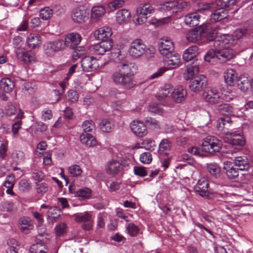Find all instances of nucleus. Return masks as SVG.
Listing matches in <instances>:
<instances>
[{"label":"nucleus","instance_id":"obj_54","mask_svg":"<svg viewBox=\"0 0 253 253\" xmlns=\"http://www.w3.org/2000/svg\"><path fill=\"white\" fill-rule=\"evenodd\" d=\"M141 147L146 150L153 151L156 147V144L154 140L151 139H146L141 142Z\"/></svg>","mask_w":253,"mask_h":253},{"label":"nucleus","instance_id":"obj_36","mask_svg":"<svg viewBox=\"0 0 253 253\" xmlns=\"http://www.w3.org/2000/svg\"><path fill=\"white\" fill-rule=\"evenodd\" d=\"M199 19L200 15L197 12L191 13L185 16L184 23L189 26H195L199 24Z\"/></svg>","mask_w":253,"mask_h":253},{"label":"nucleus","instance_id":"obj_13","mask_svg":"<svg viewBox=\"0 0 253 253\" xmlns=\"http://www.w3.org/2000/svg\"><path fill=\"white\" fill-rule=\"evenodd\" d=\"M158 46L160 54L164 56L169 55L173 52V42L168 38L161 39L158 42Z\"/></svg>","mask_w":253,"mask_h":253},{"label":"nucleus","instance_id":"obj_64","mask_svg":"<svg viewBox=\"0 0 253 253\" xmlns=\"http://www.w3.org/2000/svg\"><path fill=\"white\" fill-rule=\"evenodd\" d=\"M67 98L72 102H75L79 99L78 92L74 90H70L67 92Z\"/></svg>","mask_w":253,"mask_h":253},{"label":"nucleus","instance_id":"obj_46","mask_svg":"<svg viewBox=\"0 0 253 253\" xmlns=\"http://www.w3.org/2000/svg\"><path fill=\"white\" fill-rule=\"evenodd\" d=\"M218 110L223 115H234L232 108L227 104L220 105L218 107Z\"/></svg>","mask_w":253,"mask_h":253},{"label":"nucleus","instance_id":"obj_16","mask_svg":"<svg viewBox=\"0 0 253 253\" xmlns=\"http://www.w3.org/2000/svg\"><path fill=\"white\" fill-rule=\"evenodd\" d=\"M82 37L80 34L77 32H72L66 35L65 42L67 47L74 49L80 44Z\"/></svg>","mask_w":253,"mask_h":253},{"label":"nucleus","instance_id":"obj_4","mask_svg":"<svg viewBox=\"0 0 253 253\" xmlns=\"http://www.w3.org/2000/svg\"><path fill=\"white\" fill-rule=\"evenodd\" d=\"M225 139L229 144L237 146H243L246 144V138L242 128L230 129L224 132Z\"/></svg>","mask_w":253,"mask_h":253},{"label":"nucleus","instance_id":"obj_41","mask_svg":"<svg viewBox=\"0 0 253 253\" xmlns=\"http://www.w3.org/2000/svg\"><path fill=\"white\" fill-rule=\"evenodd\" d=\"M217 6L216 0L209 2H202L199 4V11H212Z\"/></svg>","mask_w":253,"mask_h":253},{"label":"nucleus","instance_id":"obj_31","mask_svg":"<svg viewBox=\"0 0 253 253\" xmlns=\"http://www.w3.org/2000/svg\"><path fill=\"white\" fill-rule=\"evenodd\" d=\"M23 117L24 112L21 109H19V112L16 117L18 120L16 121L12 125V133L14 137L19 135V130L21 128V126L22 125L21 119Z\"/></svg>","mask_w":253,"mask_h":253},{"label":"nucleus","instance_id":"obj_2","mask_svg":"<svg viewBox=\"0 0 253 253\" xmlns=\"http://www.w3.org/2000/svg\"><path fill=\"white\" fill-rule=\"evenodd\" d=\"M109 58L117 63L111 75V79L113 83L125 89L132 88L135 85V83L133 79V74L131 71V64L125 59L124 56L121 55L118 50L112 51L110 54Z\"/></svg>","mask_w":253,"mask_h":253},{"label":"nucleus","instance_id":"obj_62","mask_svg":"<svg viewBox=\"0 0 253 253\" xmlns=\"http://www.w3.org/2000/svg\"><path fill=\"white\" fill-rule=\"evenodd\" d=\"M231 123L232 121L230 119L222 117L218 119L217 127L219 129L222 130L224 126H225L227 124H230Z\"/></svg>","mask_w":253,"mask_h":253},{"label":"nucleus","instance_id":"obj_59","mask_svg":"<svg viewBox=\"0 0 253 253\" xmlns=\"http://www.w3.org/2000/svg\"><path fill=\"white\" fill-rule=\"evenodd\" d=\"M24 157V153L20 151L15 150L11 154V158L15 163H18L22 161Z\"/></svg>","mask_w":253,"mask_h":253},{"label":"nucleus","instance_id":"obj_26","mask_svg":"<svg viewBox=\"0 0 253 253\" xmlns=\"http://www.w3.org/2000/svg\"><path fill=\"white\" fill-rule=\"evenodd\" d=\"M122 169V166L118 161L112 160L108 162L105 166V170L107 173L110 175H114Z\"/></svg>","mask_w":253,"mask_h":253},{"label":"nucleus","instance_id":"obj_48","mask_svg":"<svg viewBox=\"0 0 253 253\" xmlns=\"http://www.w3.org/2000/svg\"><path fill=\"white\" fill-rule=\"evenodd\" d=\"M18 242L14 239H9L7 242L8 247L6 250L5 253H18L17 247Z\"/></svg>","mask_w":253,"mask_h":253},{"label":"nucleus","instance_id":"obj_21","mask_svg":"<svg viewBox=\"0 0 253 253\" xmlns=\"http://www.w3.org/2000/svg\"><path fill=\"white\" fill-rule=\"evenodd\" d=\"M223 169L230 179H235L239 175V172L240 171L238 168L230 162L226 161L223 163Z\"/></svg>","mask_w":253,"mask_h":253},{"label":"nucleus","instance_id":"obj_7","mask_svg":"<svg viewBox=\"0 0 253 253\" xmlns=\"http://www.w3.org/2000/svg\"><path fill=\"white\" fill-rule=\"evenodd\" d=\"M154 12V9L149 3L140 4L136 8L137 18L134 19L136 24L140 25L146 22L148 16Z\"/></svg>","mask_w":253,"mask_h":253},{"label":"nucleus","instance_id":"obj_53","mask_svg":"<svg viewBox=\"0 0 253 253\" xmlns=\"http://www.w3.org/2000/svg\"><path fill=\"white\" fill-rule=\"evenodd\" d=\"M208 170L213 176L217 177L220 175V168L216 164H210L207 166Z\"/></svg>","mask_w":253,"mask_h":253},{"label":"nucleus","instance_id":"obj_14","mask_svg":"<svg viewBox=\"0 0 253 253\" xmlns=\"http://www.w3.org/2000/svg\"><path fill=\"white\" fill-rule=\"evenodd\" d=\"M15 52L17 59L25 64L36 61L35 53L31 51H27L24 47L15 50Z\"/></svg>","mask_w":253,"mask_h":253},{"label":"nucleus","instance_id":"obj_37","mask_svg":"<svg viewBox=\"0 0 253 253\" xmlns=\"http://www.w3.org/2000/svg\"><path fill=\"white\" fill-rule=\"evenodd\" d=\"M14 86V81L9 78H3L0 81V89L6 93L11 92Z\"/></svg>","mask_w":253,"mask_h":253},{"label":"nucleus","instance_id":"obj_22","mask_svg":"<svg viewBox=\"0 0 253 253\" xmlns=\"http://www.w3.org/2000/svg\"><path fill=\"white\" fill-rule=\"evenodd\" d=\"M224 79L227 85L233 86L237 82L239 77L236 71L232 69H228L224 73Z\"/></svg>","mask_w":253,"mask_h":253},{"label":"nucleus","instance_id":"obj_50","mask_svg":"<svg viewBox=\"0 0 253 253\" xmlns=\"http://www.w3.org/2000/svg\"><path fill=\"white\" fill-rule=\"evenodd\" d=\"M126 230L127 234L131 237L136 236L139 231L138 227L133 223L128 224L126 227Z\"/></svg>","mask_w":253,"mask_h":253},{"label":"nucleus","instance_id":"obj_15","mask_svg":"<svg viewBox=\"0 0 253 253\" xmlns=\"http://www.w3.org/2000/svg\"><path fill=\"white\" fill-rule=\"evenodd\" d=\"M81 66L84 72H93L99 67L97 60L94 57L85 56L81 60Z\"/></svg>","mask_w":253,"mask_h":253},{"label":"nucleus","instance_id":"obj_35","mask_svg":"<svg viewBox=\"0 0 253 253\" xmlns=\"http://www.w3.org/2000/svg\"><path fill=\"white\" fill-rule=\"evenodd\" d=\"M72 193L74 194L75 197L82 200L89 199L92 196V190L87 187L80 188Z\"/></svg>","mask_w":253,"mask_h":253},{"label":"nucleus","instance_id":"obj_61","mask_svg":"<svg viewBox=\"0 0 253 253\" xmlns=\"http://www.w3.org/2000/svg\"><path fill=\"white\" fill-rule=\"evenodd\" d=\"M36 184V190L38 193L43 194L46 193L48 190V186L45 183H38Z\"/></svg>","mask_w":253,"mask_h":253},{"label":"nucleus","instance_id":"obj_57","mask_svg":"<svg viewBox=\"0 0 253 253\" xmlns=\"http://www.w3.org/2000/svg\"><path fill=\"white\" fill-rule=\"evenodd\" d=\"M68 171L73 176L77 177L81 174L82 170L78 165H72L68 168Z\"/></svg>","mask_w":253,"mask_h":253},{"label":"nucleus","instance_id":"obj_9","mask_svg":"<svg viewBox=\"0 0 253 253\" xmlns=\"http://www.w3.org/2000/svg\"><path fill=\"white\" fill-rule=\"evenodd\" d=\"M146 46L140 39H135L130 44L128 52L133 58H137L142 56L145 52Z\"/></svg>","mask_w":253,"mask_h":253},{"label":"nucleus","instance_id":"obj_58","mask_svg":"<svg viewBox=\"0 0 253 253\" xmlns=\"http://www.w3.org/2000/svg\"><path fill=\"white\" fill-rule=\"evenodd\" d=\"M124 4V1L123 0H114L108 3V7L110 10L114 11L122 7Z\"/></svg>","mask_w":253,"mask_h":253},{"label":"nucleus","instance_id":"obj_49","mask_svg":"<svg viewBox=\"0 0 253 253\" xmlns=\"http://www.w3.org/2000/svg\"><path fill=\"white\" fill-rule=\"evenodd\" d=\"M148 110L150 112L159 115H162L164 112V109L155 103H150L148 106Z\"/></svg>","mask_w":253,"mask_h":253},{"label":"nucleus","instance_id":"obj_12","mask_svg":"<svg viewBox=\"0 0 253 253\" xmlns=\"http://www.w3.org/2000/svg\"><path fill=\"white\" fill-rule=\"evenodd\" d=\"M207 80L203 75H200L191 79L189 83L190 90L194 92H199L206 87Z\"/></svg>","mask_w":253,"mask_h":253},{"label":"nucleus","instance_id":"obj_27","mask_svg":"<svg viewBox=\"0 0 253 253\" xmlns=\"http://www.w3.org/2000/svg\"><path fill=\"white\" fill-rule=\"evenodd\" d=\"M234 165L240 171H248L250 168L249 159L246 156L235 157Z\"/></svg>","mask_w":253,"mask_h":253},{"label":"nucleus","instance_id":"obj_32","mask_svg":"<svg viewBox=\"0 0 253 253\" xmlns=\"http://www.w3.org/2000/svg\"><path fill=\"white\" fill-rule=\"evenodd\" d=\"M80 140L81 143L86 147H94L97 145L96 139L89 133H81Z\"/></svg>","mask_w":253,"mask_h":253},{"label":"nucleus","instance_id":"obj_11","mask_svg":"<svg viewBox=\"0 0 253 253\" xmlns=\"http://www.w3.org/2000/svg\"><path fill=\"white\" fill-rule=\"evenodd\" d=\"M76 221L78 222H84V223L82 228L85 230H90L93 224V219L91 214L88 212L85 211L82 213H78L74 214Z\"/></svg>","mask_w":253,"mask_h":253},{"label":"nucleus","instance_id":"obj_39","mask_svg":"<svg viewBox=\"0 0 253 253\" xmlns=\"http://www.w3.org/2000/svg\"><path fill=\"white\" fill-rule=\"evenodd\" d=\"M114 125L113 122L106 119H103L100 123L99 127L102 131L110 132L114 129Z\"/></svg>","mask_w":253,"mask_h":253},{"label":"nucleus","instance_id":"obj_8","mask_svg":"<svg viewBox=\"0 0 253 253\" xmlns=\"http://www.w3.org/2000/svg\"><path fill=\"white\" fill-rule=\"evenodd\" d=\"M113 42L111 39L104 40L101 42L94 44L90 47V50L95 55H103L106 52L110 51L108 53L109 57L110 54L112 51L118 50L119 53L120 51L118 49H113Z\"/></svg>","mask_w":253,"mask_h":253},{"label":"nucleus","instance_id":"obj_56","mask_svg":"<svg viewBox=\"0 0 253 253\" xmlns=\"http://www.w3.org/2000/svg\"><path fill=\"white\" fill-rule=\"evenodd\" d=\"M139 160L142 163L149 164L152 161V155L149 152L142 153L140 155Z\"/></svg>","mask_w":253,"mask_h":253},{"label":"nucleus","instance_id":"obj_29","mask_svg":"<svg viewBox=\"0 0 253 253\" xmlns=\"http://www.w3.org/2000/svg\"><path fill=\"white\" fill-rule=\"evenodd\" d=\"M173 89L172 86L170 84H165L162 87L160 92L156 95V97L160 101L168 98H171Z\"/></svg>","mask_w":253,"mask_h":253},{"label":"nucleus","instance_id":"obj_33","mask_svg":"<svg viewBox=\"0 0 253 253\" xmlns=\"http://www.w3.org/2000/svg\"><path fill=\"white\" fill-rule=\"evenodd\" d=\"M106 13L105 7L102 5H96L92 7L91 9V18L94 20H99Z\"/></svg>","mask_w":253,"mask_h":253},{"label":"nucleus","instance_id":"obj_1","mask_svg":"<svg viewBox=\"0 0 253 253\" xmlns=\"http://www.w3.org/2000/svg\"><path fill=\"white\" fill-rule=\"evenodd\" d=\"M208 40L212 42L214 48L210 50L204 56L205 61L209 62L212 59H217L224 62L233 57V53L229 49L234 41L232 36L229 34L219 35L216 30L211 27L210 35H208Z\"/></svg>","mask_w":253,"mask_h":253},{"label":"nucleus","instance_id":"obj_40","mask_svg":"<svg viewBox=\"0 0 253 253\" xmlns=\"http://www.w3.org/2000/svg\"><path fill=\"white\" fill-rule=\"evenodd\" d=\"M82 127L84 133L88 132H93L95 130V125L92 120H86L83 122Z\"/></svg>","mask_w":253,"mask_h":253},{"label":"nucleus","instance_id":"obj_17","mask_svg":"<svg viewBox=\"0 0 253 253\" xmlns=\"http://www.w3.org/2000/svg\"><path fill=\"white\" fill-rule=\"evenodd\" d=\"M72 20L76 23H82L87 18L86 10L83 6L74 8L71 13Z\"/></svg>","mask_w":253,"mask_h":253},{"label":"nucleus","instance_id":"obj_42","mask_svg":"<svg viewBox=\"0 0 253 253\" xmlns=\"http://www.w3.org/2000/svg\"><path fill=\"white\" fill-rule=\"evenodd\" d=\"M199 72V67L197 65H194L187 68L184 73L183 76L185 80H189L194 75Z\"/></svg>","mask_w":253,"mask_h":253},{"label":"nucleus","instance_id":"obj_5","mask_svg":"<svg viewBox=\"0 0 253 253\" xmlns=\"http://www.w3.org/2000/svg\"><path fill=\"white\" fill-rule=\"evenodd\" d=\"M211 31V26L210 24H203L190 30L187 34L186 38L189 42H195L200 40L202 37L206 36L208 39V35H210Z\"/></svg>","mask_w":253,"mask_h":253},{"label":"nucleus","instance_id":"obj_3","mask_svg":"<svg viewBox=\"0 0 253 253\" xmlns=\"http://www.w3.org/2000/svg\"><path fill=\"white\" fill-rule=\"evenodd\" d=\"M209 185L208 180L205 177H202L198 180L197 184L194 186V192L206 198L212 199L215 197L216 198L215 203L217 205H222L226 209L231 211L235 206L230 204H226L229 202V196L223 193H217L214 196L209 191Z\"/></svg>","mask_w":253,"mask_h":253},{"label":"nucleus","instance_id":"obj_23","mask_svg":"<svg viewBox=\"0 0 253 253\" xmlns=\"http://www.w3.org/2000/svg\"><path fill=\"white\" fill-rule=\"evenodd\" d=\"M42 41L41 36L37 33H30L26 38L27 46L32 49L39 47L42 44Z\"/></svg>","mask_w":253,"mask_h":253},{"label":"nucleus","instance_id":"obj_25","mask_svg":"<svg viewBox=\"0 0 253 253\" xmlns=\"http://www.w3.org/2000/svg\"><path fill=\"white\" fill-rule=\"evenodd\" d=\"M187 96V91L182 86L173 89L171 99L176 103H180L184 101Z\"/></svg>","mask_w":253,"mask_h":253},{"label":"nucleus","instance_id":"obj_55","mask_svg":"<svg viewBox=\"0 0 253 253\" xmlns=\"http://www.w3.org/2000/svg\"><path fill=\"white\" fill-rule=\"evenodd\" d=\"M56 52L63 50L66 46L65 41L57 40L51 42Z\"/></svg>","mask_w":253,"mask_h":253},{"label":"nucleus","instance_id":"obj_60","mask_svg":"<svg viewBox=\"0 0 253 253\" xmlns=\"http://www.w3.org/2000/svg\"><path fill=\"white\" fill-rule=\"evenodd\" d=\"M217 6L220 5L221 7H230L235 5L236 0H216Z\"/></svg>","mask_w":253,"mask_h":253},{"label":"nucleus","instance_id":"obj_43","mask_svg":"<svg viewBox=\"0 0 253 253\" xmlns=\"http://www.w3.org/2000/svg\"><path fill=\"white\" fill-rule=\"evenodd\" d=\"M235 97L236 96L233 94L232 90L228 89L227 90H224L220 94V103L222 102H230L233 100Z\"/></svg>","mask_w":253,"mask_h":253},{"label":"nucleus","instance_id":"obj_38","mask_svg":"<svg viewBox=\"0 0 253 253\" xmlns=\"http://www.w3.org/2000/svg\"><path fill=\"white\" fill-rule=\"evenodd\" d=\"M130 17V13L126 9H122L119 10L116 15V20L118 23H122L125 22Z\"/></svg>","mask_w":253,"mask_h":253},{"label":"nucleus","instance_id":"obj_18","mask_svg":"<svg viewBox=\"0 0 253 253\" xmlns=\"http://www.w3.org/2000/svg\"><path fill=\"white\" fill-rule=\"evenodd\" d=\"M132 131L139 137L147 135V129L143 123L140 121H133L130 125Z\"/></svg>","mask_w":253,"mask_h":253},{"label":"nucleus","instance_id":"obj_51","mask_svg":"<svg viewBox=\"0 0 253 253\" xmlns=\"http://www.w3.org/2000/svg\"><path fill=\"white\" fill-rule=\"evenodd\" d=\"M171 147V143L168 139H163L159 144V155L163 154V152L164 151L169 150L170 149ZM167 153H164V154H167Z\"/></svg>","mask_w":253,"mask_h":253},{"label":"nucleus","instance_id":"obj_47","mask_svg":"<svg viewBox=\"0 0 253 253\" xmlns=\"http://www.w3.org/2000/svg\"><path fill=\"white\" fill-rule=\"evenodd\" d=\"M43 48L44 54L47 56H52L55 54V52H56L51 42L45 43L43 44Z\"/></svg>","mask_w":253,"mask_h":253},{"label":"nucleus","instance_id":"obj_20","mask_svg":"<svg viewBox=\"0 0 253 253\" xmlns=\"http://www.w3.org/2000/svg\"><path fill=\"white\" fill-rule=\"evenodd\" d=\"M164 64L169 66L171 69L176 68L180 65V55L177 53H170V55L165 56Z\"/></svg>","mask_w":253,"mask_h":253},{"label":"nucleus","instance_id":"obj_28","mask_svg":"<svg viewBox=\"0 0 253 253\" xmlns=\"http://www.w3.org/2000/svg\"><path fill=\"white\" fill-rule=\"evenodd\" d=\"M213 11L214 12L211 15V20L214 22H217L226 18L228 16L227 10L223 7H217Z\"/></svg>","mask_w":253,"mask_h":253},{"label":"nucleus","instance_id":"obj_34","mask_svg":"<svg viewBox=\"0 0 253 253\" xmlns=\"http://www.w3.org/2000/svg\"><path fill=\"white\" fill-rule=\"evenodd\" d=\"M199 54L198 47L196 45L189 47L183 54V59L186 62L194 59Z\"/></svg>","mask_w":253,"mask_h":253},{"label":"nucleus","instance_id":"obj_24","mask_svg":"<svg viewBox=\"0 0 253 253\" xmlns=\"http://www.w3.org/2000/svg\"><path fill=\"white\" fill-rule=\"evenodd\" d=\"M238 88L244 93H247L251 90L250 79L245 75H241L237 82Z\"/></svg>","mask_w":253,"mask_h":253},{"label":"nucleus","instance_id":"obj_6","mask_svg":"<svg viewBox=\"0 0 253 253\" xmlns=\"http://www.w3.org/2000/svg\"><path fill=\"white\" fill-rule=\"evenodd\" d=\"M222 142L213 136H208L202 143V150L209 153L218 152L220 150Z\"/></svg>","mask_w":253,"mask_h":253},{"label":"nucleus","instance_id":"obj_52","mask_svg":"<svg viewBox=\"0 0 253 253\" xmlns=\"http://www.w3.org/2000/svg\"><path fill=\"white\" fill-rule=\"evenodd\" d=\"M53 11L48 7H45L40 11V16L43 20H48L51 17Z\"/></svg>","mask_w":253,"mask_h":253},{"label":"nucleus","instance_id":"obj_30","mask_svg":"<svg viewBox=\"0 0 253 253\" xmlns=\"http://www.w3.org/2000/svg\"><path fill=\"white\" fill-rule=\"evenodd\" d=\"M112 31L110 27L104 26L100 28L94 32V36L98 40H103L108 38L112 35Z\"/></svg>","mask_w":253,"mask_h":253},{"label":"nucleus","instance_id":"obj_45","mask_svg":"<svg viewBox=\"0 0 253 253\" xmlns=\"http://www.w3.org/2000/svg\"><path fill=\"white\" fill-rule=\"evenodd\" d=\"M47 249L42 243L33 245L30 248V253H47Z\"/></svg>","mask_w":253,"mask_h":253},{"label":"nucleus","instance_id":"obj_44","mask_svg":"<svg viewBox=\"0 0 253 253\" xmlns=\"http://www.w3.org/2000/svg\"><path fill=\"white\" fill-rule=\"evenodd\" d=\"M164 10L174 13L177 11V2L176 1H169L165 3L162 7Z\"/></svg>","mask_w":253,"mask_h":253},{"label":"nucleus","instance_id":"obj_19","mask_svg":"<svg viewBox=\"0 0 253 253\" xmlns=\"http://www.w3.org/2000/svg\"><path fill=\"white\" fill-rule=\"evenodd\" d=\"M18 226L22 233L28 234L33 229L34 224L32 220L29 217L23 216L18 220Z\"/></svg>","mask_w":253,"mask_h":253},{"label":"nucleus","instance_id":"obj_10","mask_svg":"<svg viewBox=\"0 0 253 253\" xmlns=\"http://www.w3.org/2000/svg\"><path fill=\"white\" fill-rule=\"evenodd\" d=\"M220 94L219 89L215 86H209L203 94L205 101L211 104L220 103Z\"/></svg>","mask_w":253,"mask_h":253},{"label":"nucleus","instance_id":"obj_63","mask_svg":"<svg viewBox=\"0 0 253 253\" xmlns=\"http://www.w3.org/2000/svg\"><path fill=\"white\" fill-rule=\"evenodd\" d=\"M66 224L64 223H61L55 227V231L57 236H61L66 232Z\"/></svg>","mask_w":253,"mask_h":253}]
</instances>
